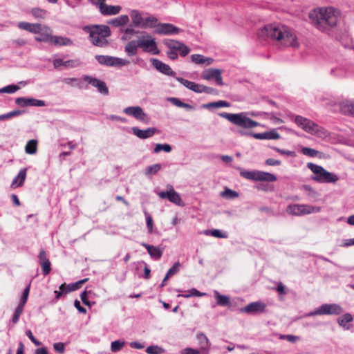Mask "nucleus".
<instances>
[{
    "label": "nucleus",
    "instance_id": "obj_13",
    "mask_svg": "<svg viewBox=\"0 0 354 354\" xmlns=\"http://www.w3.org/2000/svg\"><path fill=\"white\" fill-rule=\"evenodd\" d=\"M158 195L160 198H167L170 202L178 206L184 205V203L183 202L179 194L177 193L171 185H169V190L167 192H160Z\"/></svg>",
    "mask_w": 354,
    "mask_h": 354
},
{
    "label": "nucleus",
    "instance_id": "obj_7",
    "mask_svg": "<svg viewBox=\"0 0 354 354\" xmlns=\"http://www.w3.org/2000/svg\"><path fill=\"white\" fill-rule=\"evenodd\" d=\"M286 211L288 214L300 216L319 212L321 207L306 204H290L287 206Z\"/></svg>",
    "mask_w": 354,
    "mask_h": 354
},
{
    "label": "nucleus",
    "instance_id": "obj_17",
    "mask_svg": "<svg viewBox=\"0 0 354 354\" xmlns=\"http://www.w3.org/2000/svg\"><path fill=\"white\" fill-rule=\"evenodd\" d=\"M180 29L171 24H159L155 32L159 35L178 34Z\"/></svg>",
    "mask_w": 354,
    "mask_h": 354
},
{
    "label": "nucleus",
    "instance_id": "obj_45",
    "mask_svg": "<svg viewBox=\"0 0 354 354\" xmlns=\"http://www.w3.org/2000/svg\"><path fill=\"white\" fill-rule=\"evenodd\" d=\"M353 321V317L350 313L344 314L342 317L338 318V324L342 327H346L347 323Z\"/></svg>",
    "mask_w": 354,
    "mask_h": 354
},
{
    "label": "nucleus",
    "instance_id": "obj_16",
    "mask_svg": "<svg viewBox=\"0 0 354 354\" xmlns=\"http://www.w3.org/2000/svg\"><path fill=\"white\" fill-rule=\"evenodd\" d=\"M39 263L41 267L42 273L44 276L48 275L51 271V263L47 257L46 252L44 250H41L39 255Z\"/></svg>",
    "mask_w": 354,
    "mask_h": 354
},
{
    "label": "nucleus",
    "instance_id": "obj_49",
    "mask_svg": "<svg viewBox=\"0 0 354 354\" xmlns=\"http://www.w3.org/2000/svg\"><path fill=\"white\" fill-rule=\"evenodd\" d=\"M183 43L181 42H179L178 41H175V40H169L167 42H165V45L170 49V50H176L177 51L178 50H179L180 46L182 45Z\"/></svg>",
    "mask_w": 354,
    "mask_h": 354
},
{
    "label": "nucleus",
    "instance_id": "obj_28",
    "mask_svg": "<svg viewBox=\"0 0 354 354\" xmlns=\"http://www.w3.org/2000/svg\"><path fill=\"white\" fill-rule=\"evenodd\" d=\"M339 107L344 114L354 117V100L344 101L340 104Z\"/></svg>",
    "mask_w": 354,
    "mask_h": 354
},
{
    "label": "nucleus",
    "instance_id": "obj_42",
    "mask_svg": "<svg viewBox=\"0 0 354 354\" xmlns=\"http://www.w3.org/2000/svg\"><path fill=\"white\" fill-rule=\"evenodd\" d=\"M161 151H164L167 153H169L171 151V147L169 144H156L155 145L153 152L155 153H158L160 152Z\"/></svg>",
    "mask_w": 354,
    "mask_h": 354
},
{
    "label": "nucleus",
    "instance_id": "obj_34",
    "mask_svg": "<svg viewBox=\"0 0 354 354\" xmlns=\"http://www.w3.org/2000/svg\"><path fill=\"white\" fill-rule=\"evenodd\" d=\"M197 340L199 342L201 348L203 350L208 351L210 348V344L208 338L204 333H198L196 336Z\"/></svg>",
    "mask_w": 354,
    "mask_h": 354
},
{
    "label": "nucleus",
    "instance_id": "obj_11",
    "mask_svg": "<svg viewBox=\"0 0 354 354\" xmlns=\"http://www.w3.org/2000/svg\"><path fill=\"white\" fill-rule=\"evenodd\" d=\"M95 59L100 64L108 66H124L130 64L129 60L109 55H96Z\"/></svg>",
    "mask_w": 354,
    "mask_h": 354
},
{
    "label": "nucleus",
    "instance_id": "obj_52",
    "mask_svg": "<svg viewBox=\"0 0 354 354\" xmlns=\"http://www.w3.org/2000/svg\"><path fill=\"white\" fill-rule=\"evenodd\" d=\"M178 81L180 82L182 85L187 87V88H199L198 85L196 84L194 82L188 81L183 78H178Z\"/></svg>",
    "mask_w": 354,
    "mask_h": 354
},
{
    "label": "nucleus",
    "instance_id": "obj_2",
    "mask_svg": "<svg viewBox=\"0 0 354 354\" xmlns=\"http://www.w3.org/2000/svg\"><path fill=\"white\" fill-rule=\"evenodd\" d=\"M308 17L317 29L324 32L337 26L341 12L333 7L319 8L311 10Z\"/></svg>",
    "mask_w": 354,
    "mask_h": 354
},
{
    "label": "nucleus",
    "instance_id": "obj_43",
    "mask_svg": "<svg viewBox=\"0 0 354 354\" xmlns=\"http://www.w3.org/2000/svg\"><path fill=\"white\" fill-rule=\"evenodd\" d=\"M221 196L226 198H235L239 196V194L236 191L226 187L223 192H221Z\"/></svg>",
    "mask_w": 354,
    "mask_h": 354
},
{
    "label": "nucleus",
    "instance_id": "obj_8",
    "mask_svg": "<svg viewBox=\"0 0 354 354\" xmlns=\"http://www.w3.org/2000/svg\"><path fill=\"white\" fill-rule=\"evenodd\" d=\"M240 174L242 177L254 181L274 182L277 180V177L274 174L265 171L243 170Z\"/></svg>",
    "mask_w": 354,
    "mask_h": 354
},
{
    "label": "nucleus",
    "instance_id": "obj_57",
    "mask_svg": "<svg viewBox=\"0 0 354 354\" xmlns=\"http://www.w3.org/2000/svg\"><path fill=\"white\" fill-rule=\"evenodd\" d=\"M280 339H286L291 343H295L296 341L300 339V337L293 335H281Z\"/></svg>",
    "mask_w": 354,
    "mask_h": 354
},
{
    "label": "nucleus",
    "instance_id": "obj_53",
    "mask_svg": "<svg viewBox=\"0 0 354 354\" xmlns=\"http://www.w3.org/2000/svg\"><path fill=\"white\" fill-rule=\"evenodd\" d=\"M301 152L304 155L309 157H315L319 153L318 151L309 147H303L301 149Z\"/></svg>",
    "mask_w": 354,
    "mask_h": 354
},
{
    "label": "nucleus",
    "instance_id": "obj_39",
    "mask_svg": "<svg viewBox=\"0 0 354 354\" xmlns=\"http://www.w3.org/2000/svg\"><path fill=\"white\" fill-rule=\"evenodd\" d=\"M205 107L207 108H220V107H228L230 106V103L224 101V100H219L217 102H210L209 104H207L204 105Z\"/></svg>",
    "mask_w": 354,
    "mask_h": 354
},
{
    "label": "nucleus",
    "instance_id": "obj_10",
    "mask_svg": "<svg viewBox=\"0 0 354 354\" xmlns=\"http://www.w3.org/2000/svg\"><path fill=\"white\" fill-rule=\"evenodd\" d=\"M138 42L139 48H141L145 52L151 53L153 55H158L160 53L155 39L149 35L139 37Z\"/></svg>",
    "mask_w": 354,
    "mask_h": 354
},
{
    "label": "nucleus",
    "instance_id": "obj_9",
    "mask_svg": "<svg viewBox=\"0 0 354 354\" xmlns=\"http://www.w3.org/2000/svg\"><path fill=\"white\" fill-rule=\"evenodd\" d=\"M343 312L342 308L336 304H325L307 314V316L322 315H340Z\"/></svg>",
    "mask_w": 354,
    "mask_h": 354
},
{
    "label": "nucleus",
    "instance_id": "obj_26",
    "mask_svg": "<svg viewBox=\"0 0 354 354\" xmlns=\"http://www.w3.org/2000/svg\"><path fill=\"white\" fill-rule=\"evenodd\" d=\"M26 168H23L19 171L18 175L13 179L12 182V188L15 189L19 187H21L24 185L26 178Z\"/></svg>",
    "mask_w": 354,
    "mask_h": 354
},
{
    "label": "nucleus",
    "instance_id": "obj_32",
    "mask_svg": "<svg viewBox=\"0 0 354 354\" xmlns=\"http://www.w3.org/2000/svg\"><path fill=\"white\" fill-rule=\"evenodd\" d=\"M129 21V19L127 15H120L116 18L111 19L109 21V24L113 26L118 27L127 24Z\"/></svg>",
    "mask_w": 354,
    "mask_h": 354
},
{
    "label": "nucleus",
    "instance_id": "obj_56",
    "mask_svg": "<svg viewBox=\"0 0 354 354\" xmlns=\"http://www.w3.org/2000/svg\"><path fill=\"white\" fill-rule=\"evenodd\" d=\"M63 81L71 86H79L80 83V80L76 78H65Z\"/></svg>",
    "mask_w": 354,
    "mask_h": 354
},
{
    "label": "nucleus",
    "instance_id": "obj_31",
    "mask_svg": "<svg viewBox=\"0 0 354 354\" xmlns=\"http://www.w3.org/2000/svg\"><path fill=\"white\" fill-rule=\"evenodd\" d=\"M158 20L155 17L151 16L143 19L140 27L142 28H151L158 27Z\"/></svg>",
    "mask_w": 354,
    "mask_h": 354
},
{
    "label": "nucleus",
    "instance_id": "obj_20",
    "mask_svg": "<svg viewBox=\"0 0 354 354\" xmlns=\"http://www.w3.org/2000/svg\"><path fill=\"white\" fill-rule=\"evenodd\" d=\"M152 65L160 72L167 75H173L174 72L171 67L157 59H151Z\"/></svg>",
    "mask_w": 354,
    "mask_h": 354
},
{
    "label": "nucleus",
    "instance_id": "obj_22",
    "mask_svg": "<svg viewBox=\"0 0 354 354\" xmlns=\"http://www.w3.org/2000/svg\"><path fill=\"white\" fill-rule=\"evenodd\" d=\"M121 9L122 8L120 6H111L104 3L103 5L100 7L99 11L102 15L109 16L118 14Z\"/></svg>",
    "mask_w": 354,
    "mask_h": 354
},
{
    "label": "nucleus",
    "instance_id": "obj_40",
    "mask_svg": "<svg viewBox=\"0 0 354 354\" xmlns=\"http://www.w3.org/2000/svg\"><path fill=\"white\" fill-rule=\"evenodd\" d=\"M131 17L135 26L140 27V24H142L144 19L140 14L137 10H133Z\"/></svg>",
    "mask_w": 354,
    "mask_h": 354
},
{
    "label": "nucleus",
    "instance_id": "obj_60",
    "mask_svg": "<svg viewBox=\"0 0 354 354\" xmlns=\"http://www.w3.org/2000/svg\"><path fill=\"white\" fill-rule=\"evenodd\" d=\"M53 348L57 353H63L65 351L64 344L62 342L55 343Z\"/></svg>",
    "mask_w": 354,
    "mask_h": 354
},
{
    "label": "nucleus",
    "instance_id": "obj_51",
    "mask_svg": "<svg viewBox=\"0 0 354 354\" xmlns=\"http://www.w3.org/2000/svg\"><path fill=\"white\" fill-rule=\"evenodd\" d=\"M206 293L205 292H201L198 290H197L195 288H192L190 290H189V293L186 295H179L178 297H183L185 298H188L189 297L194 296V297H201L205 295Z\"/></svg>",
    "mask_w": 354,
    "mask_h": 354
},
{
    "label": "nucleus",
    "instance_id": "obj_12",
    "mask_svg": "<svg viewBox=\"0 0 354 354\" xmlns=\"http://www.w3.org/2000/svg\"><path fill=\"white\" fill-rule=\"evenodd\" d=\"M123 112L127 115L133 116L137 120L145 124L149 122V118L139 106L127 107L123 110Z\"/></svg>",
    "mask_w": 354,
    "mask_h": 354
},
{
    "label": "nucleus",
    "instance_id": "obj_54",
    "mask_svg": "<svg viewBox=\"0 0 354 354\" xmlns=\"http://www.w3.org/2000/svg\"><path fill=\"white\" fill-rule=\"evenodd\" d=\"M124 345V342H120L119 340L114 341L111 343V349L112 352H118L120 351Z\"/></svg>",
    "mask_w": 354,
    "mask_h": 354
},
{
    "label": "nucleus",
    "instance_id": "obj_30",
    "mask_svg": "<svg viewBox=\"0 0 354 354\" xmlns=\"http://www.w3.org/2000/svg\"><path fill=\"white\" fill-rule=\"evenodd\" d=\"M138 48H139L138 40H132L127 44L124 51L129 56H134L137 54Z\"/></svg>",
    "mask_w": 354,
    "mask_h": 354
},
{
    "label": "nucleus",
    "instance_id": "obj_18",
    "mask_svg": "<svg viewBox=\"0 0 354 354\" xmlns=\"http://www.w3.org/2000/svg\"><path fill=\"white\" fill-rule=\"evenodd\" d=\"M133 133L140 139H147L152 137L155 133H158V129L154 127L147 128V129H140L138 127H132Z\"/></svg>",
    "mask_w": 354,
    "mask_h": 354
},
{
    "label": "nucleus",
    "instance_id": "obj_61",
    "mask_svg": "<svg viewBox=\"0 0 354 354\" xmlns=\"http://www.w3.org/2000/svg\"><path fill=\"white\" fill-rule=\"evenodd\" d=\"M145 214H146L147 226L149 230V232L151 233L153 231V220H152L151 216L149 214H148L147 213Z\"/></svg>",
    "mask_w": 354,
    "mask_h": 354
},
{
    "label": "nucleus",
    "instance_id": "obj_59",
    "mask_svg": "<svg viewBox=\"0 0 354 354\" xmlns=\"http://www.w3.org/2000/svg\"><path fill=\"white\" fill-rule=\"evenodd\" d=\"M16 103L21 106H30L31 99L25 97L17 98Z\"/></svg>",
    "mask_w": 354,
    "mask_h": 354
},
{
    "label": "nucleus",
    "instance_id": "obj_29",
    "mask_svg": "<svg viewBox=\"0 0 354 354\" xmlns=\"http://www.w3.org/2000/svg\"><path fill=\"white\" fill-rule=\"evenodd\" d=\"M49 42L58 46H68L73 44L69 38L61 36H53L52 35Z\"/></svg>",
    "mask_w": 354,
    "mask_h": 354
},
{
    "label": "nucleus",
    "instance_id": "obj_27",
    "mask_svg": "<svg viewBox=\"0 0 354 354\" xmlns=\"http://www.w3.org/2000/svg\"><path fill=\"white\" fill-rule=\"evenodd\" d=\"M190 58L194 63L205 66H209L214 62V59L212 58L207 57L200 54L192 55Z\"/></svg>",
    "mask_w": 354,
    "mask_h": 354
},
{
    "label": "nucleus",
    "instance_id": "obj_47",
    "mask_svg": "<svg viewBox=\"0 0 354 354\" xmlns=\"http://www.w3.org/2000/svg\"><path fill=\"white\" fill-rule=\"evenodd\" d=\"M30 288V283L24 290L22 296L18 305L24 307L27 302Z\"/></svg>",
    "mask_w": 354,
    "mask_h": 354
},
{
    "label": "nucleus",
    "instance_id": "obj_23",
    "mask_svg": "<svg viewBox=\"0 0 354 354\" xmlns=\"http://www.w3.org/2000/svg\"><path fill=\"white\" fill-rule=\"evenodd\" d=\"M252 136L254 138L259 140H277L281 138L280 134L275 129L264 133H253Z\"/></svg>",
    "mask_w": 354,
    "mask_h": 354
},
{
    "label": "nucleus",
    "instance_id": "obj_5",
    "mask_svg": "<svg viewBox=\"0 0 354 354\" xmlns=\"http://www.w3.org/2000/svg\"><path fill=\"white\" fill-rule=\"evenodd\" d=\"M220 115L232 123L245 129H252L259 126V123L248 117L245 113H223Z\"/></svg>",
    "mask_w": 354,
    "mask_h": 354
},
{
    "label": "nucleus",
    "instance_id": "obj_50",
    "mask_svg": "<svg viewBox=\"0 0 354 354\" xmlns=\"http://www.w3.org/2000/svg\"><path fill=\"white\" fill-rule=\"evenodd\" d=\"M205 234L207 235L211 234L212 236L216 237V238H227V234L226 232H222L220 230H213L211 231H207L205 232Z\"/></svg>",
    "mask_w": 354,
    "mask_h": 354
},
{
    "label": "nucleus",
    "instance_id": "obj_58",
    "mask_svg": "<svg viewBox=\"0 0 354 354\" xmlns=\"http://www.w3.org/2000/svg\"><path fill=\"white\" fill-rule=\"evenodd\" d=\"M272 149L282 155H287L289 156H295V152L293 151L283 150V149H281L275 147H272Z\"/></svg>",
    "mask_w": 354,
    "mask_h": 354
},
{
    "label": "nucleus",
    "instance_id": "obj_1",
    "mask_svg": "<svg viewBox=\"0 0 354 354\" xmlns=\"http://www.w3.org/2000/svg\"><path fill=\"white\" fill-rule=\"evenodd\" d=\"M258 37L261 39H270L283 46L298 47L299 43L295 33L288 27L280 24H268L259 30Z\"/></svg>",
    "mask_w": 354,
    "mask_h": 354
},
{
    "label": "nucleus",
    "instance_id": "obj_38",
    "mask_svg": "<svg viewBox=\"0 0 354 354\" xmlns=\"http://www.w3.org/2000/svg\"><path fill=\"white\" fill-rule=\"evenodd\" d=\"M30 12L35 19H44L47 14L46 10L39 8H32Z\"/></svg>",
    "mask_w": 354,
    "mask_h": 354
},
{
    "label": "nucleus",
    "instance_id": "obj_37",
    "mask_svg": "<svg viewBox=\"0 0 354 354\" xmlns=\"http://www.w3.org/2000/svg\"><path fill=\"white\" fill-rule=\"evenodd\" d=\"M88 280V278H85V279L80 280L75 283H72L68 284L67 286V290L65 291V293L67 294L70 292H72V291L79 289L81 287V286L83 283H84L85 282H86Z\"/></svg>",
    "mask_w": 354,
    "mask_h": 354
},
{
    "label": "nucleus",
    "instance_id": "obj_55",
    "mask_svg": "<svg viewBox=\"0 0 354 354\" xmlns=\"http://www.w3.org/2000/svg\"><path fill=\"white\" fill-rule=\"evenodd\" d=\"M180 263L179 261L174 263L171 268L169 269L167 274L169 277L176 274L180 270Z\"/></svg>",
    "mask_w": 354,
    "mask_h": 354
},
{
    "label": "nucleus",
    "instance_id": "obj_63",
    "mask_svg": "<svg viewBox=\"0 0 354 354\" xmlns=\"http://www.w3.org/2000/svg\"><path fill=\"white\" fill-rule=\"evenodd\" d=\"M177 51H179L180 53V55L183 57H185L187 55L189 54V48L185 46L184 44H182V45L180 46L179 50H178Z\"/></svg>",
    "mask_w": 354,
    "mask_h": 354
},
{
    "label": "nucleus",
    "instance_id": "obj_19",
    "mask_svg": "<svg viewBox=\"0 0 354 354\" xmlns=\"http://www.w3.org/2000/svg\"><path fill=\"white\" fill-rule=\"evenodd\" d=\"M80 62L78 59L64 60L63 59H55L53 61V65L55 68L64 67L66 68H76L79 66Z\"/></svg>",
    "mask_w": 354,
    "mask_h": 354
},
{
    "label": "nucleus",
    "instance_id": "obj_24",
    "mask_svg": "<svg viewBox=\"0 0 354 354\" xmlns=\"http://www.w3.org/2000/svg\"><path fill=\"white\" fill-rule=\"evenodd\" d=\"M41 24H31L26 21H21L18 24V28L30 32L31 33L37 34L41 27Z\"/></svg>",
    "mask_w": 354,
    "mask_h": 354
},
{
    "label": "nucleus",
    "instance_id": "obj_4",
    "mask_svg": "<svg viewBox=\"0 0 354 354\" xmlns=\"http://www.w3.org/2000/svg\"><path fill=\"white\" fill-rule=\"evenodd\" d=\"M307 167L313 173L311 179L319 183H335L339 180L336 174L328 171L320 165L308 162Z\"/></svg>",
    "mask_w": 354,
    "mask_h": 354
},
{
    "label": "nucleus",
    "instance_id": "obj_48",
    "mask_svg": "<svg viewBox=\"0 0 354 354\" xmlns=\"http://www.w3.org/2000/svg\"><path fill=\"white\" fill-rule=\"evenodd\" d=\"M24 311V307L18 305L16 308L12 318V322L15 324L18 322L21 315Z\"/></svg>",
    "mask_w": 354,
    "mask_h": 354
},
{
    "label": "nucleus",
    "instance_id": "obj_14",
    "mask_svg": "<svg viewBox=\"0 0 354 354\" xmlns=\"http://www.w3.org/2000/svg\"><path fill=\"white\" fill-rule=\"evenodd\" d=\"M201 77L206 80L214 81L217 86H221L223 85L221 71L220 69L208 68L202 73Z\"/></svg>",
    "mask_w": 354,
    "mask_h": 354
},
{
    "label": "nucleus",
    "instance_id": "obj_36",
    "mask_svg": "<svg viewBox=\"0 0 354 354\" xmlns=\"http://www.w3.org/2000/svg\"><path fill=\"white\" fill-rule=\"evenodd\" d=\"M37 150V140H29L25 147V151L28 154H35Z\"/></svg>",
    "mask_w": 354,
    "mask_h": 354
},
{
    "label": "nucleus",
    "instance_id": "obj_35",
    "mask_svg": "<svg viewBox=\"0 0 354 354\" xmlns=\"http://www.w3.org/2000/svg\"><path fill=\"white\" fill-rule=\"evenodd\" d=\"M214 295L218 305L227 306L230 304V299L229 297L221 295L217 290L214 291Z\"/></svg>",
    "mask_w": 354,
    "mask_h": 354
},
{
    "label": "nucleus",
    "instance_id": "obj_64",
    "mask_svg": "<svg viewBox=\"0 0 354 354\" xmlns=\"http://www.w3.org/2000/svg\"><path fill=\"white\" fill-rule=\"evenodd\" d=\"M266 164L270 166L280 165L281 161L273 158H268L266 160Z\"/></svg>",
    "mask_w": 354,
    "mask_h": 354
},
{
    "label": "nucleus",
    "instance_id": "obj_44",
    "mask_svg": "<svg viewBox=\"0 0 354 354\" xmlns=\"http://www.w3.org/2000/svg\"><path fill=\"white\" fill-rule=\"evenodd\" d=\"M22 113H23L22 111L14 110L10 112H8L7 113L0 115V121L9 120L13 117H16V116L21 115Z\"/></svg>",
    "mask_w": 354,
    "mask_h": 354
},
{
    "label": "nucleus",
    "instance_id": "obj_62",
    "mask_svg": "<svg viewBox=\"0 0 354 354\" xmlns=\"http://www.w3.org/2000/svg\"><path fill=\"white\" fill-rule=\"evenodd\" d=\"M80 298L84 305H86L88 306H91V303L88 299V292L86 291H83L81 293Z\"/></svg>",
    "mask_w": 354,
    "mask_h": 354
},
{
    "label": "nucleus",
    "instance_id": "obj_15",
    "mask_svg": "<svg viewBox=\"0 0 354 354\" xmlns=\"http://www.w3.org/2000/svg\"><path fill=\"white\" fill-rule=\"evenodd\" d=\"M266 305L262 301L250 303L241 309L243 313L248 314H259L266 311Z\"/></svg>",
    "mask_w": 354,
    "mask_h": 354
},
{
    "label": "nucleus",
    "instance_id": "obj_21",
    "mask_svg": "<svg viewBox=\"0 0 354 354\" xmlns=\"http://www.w3.org/2000/svg\"><path fill=\"white\" fill-rule=\"evenodd\" d=\"M39 30L37 33L39 35L35 37V40L40 42H49L53 32L50 28L46 25H42Z\"/></svg>",
    "mask_w": 354,
    "mask_h": 354
},
{
    "label": "nucleus",
    "instance_id": "obj_3",
    "mask_svg": "<svg viewBox=\"0 0 354 354\" xmlns=\"http://www.w3.org/2000/svg\"><path fill=\"white\" fill-rule=\"evenodd\" d=\"M83 30L89 34L92 44L96 46L105 47L109 42L106 39L111 35L109 26L105 25H93L84 26Z\"/></svg>",
    "mask_w": 354,
    "mask_h": 354
},
{
    "label": "nucleus",
    "instance_id": "obj_46",
    "mask_svg": "<svg viewBox=\"0 0 354 354\" xmlns=\"http://www.w3.org/2000/svg\"><path fill=\"white\" fill-rule=\"evenodd\" d=\"M146 352L148 354H161L165 352V350L157 345H151L147 348Z\"/></svg>",
    "mask_w": 354,
    "mask_h": 354
},
{
    "label": "nucleus",
    "instance_id": "obj_6",
    "mask_svg": "<svg viewBox=\"0 0 354 354\" xmlns=\"http://www.w3.org/2000/svg\"><path fill=\"white\" fill-rule=\"evenodd\" d=\"M294 121L298 127L308 133L319 135V133H324L323 128L320 127L313 121L303 116L295 115Z\"/></svg>",
    "mask_w": 354,
    "mask_h": 354
},
{
    "label": "nucleus",
    "instance_id": "obj_33",
    "mask_svg": "<svg viewBox=\"0 0 354 354\" xmlns=\"http://www.w3.org/2000/svg\"><path fill=\"white\" fill-rule=\"evenodd\" d=\"M84 80L93 87H96L97 88H106V85L105 82L100 81L96 78L86 76L84 77Z\"/></svg>",
    "mask_w": 354,
    "mask_h": 354
},
{
    "label": "nucleus",
    "instance_id": "obj_41",
    "mask_svg": "<svg viewBox=\"0 0 354 354\" xmlns=\"http://www.w3.org/2000/svg\"><path fill=\"white\" fill-rule=\"evenodd\" d=\"M160 169H161L160 164H154L153 165L147 167L145 169V174L147 176H151V175L156 174Z\"/></svg>",
    "mask_w": 354,
    "mask_h": 354
},
{
    "label": "nucleus",
    "instance_id": "obj_25",
    "mask_svg": "<svg viewBox=\"0 0 354 354\" xmlns=\"http://www.w3.org/2000/svg\"><path fill=\"white\" fill-rule=\"evenodd\" d=\"M141 245L147 249L149 254L152 259L158 260L161 258L163 252L158 247L151 245L145 243H142Z\"/></svg>",
    "mask_w": 354,
    "mask_h": 354
}]
</instances>
